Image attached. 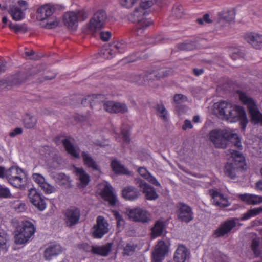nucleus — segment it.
I'll list each match as a JSON object with an SVG mask.
<instances>
[{
    "label": "nucleus",
    "instance_id": "obj_1",
    "mask_svg": "<svg viewBox=\"0 0 262 262\" xmlns=\"http://www.w3.org/2000/svg\"><path fill=\"white\" fill-rule=\"evenodd\" d=\"M217 109L220 115L223 116L225 119L231 122L239 121L241 129L245 130L249 121L246 111L242 106L223 101L217 105Z\"/></svg>",
    "mask_w": 262,
    "mask_h": 262
},
{
    "label": "nucleus",
    "instance_id": "obj_2",
    "mask_svg": "<svg viewBox=\"0 0 262 262\" xmlns=\"http://www.w3.org/2000/svg\"><path fill=\"white\" fill-rule=\"evenodd\" d=\"M209 140L217 148H225L228 142L232 143L236 148L242 149V145L238 135L229 129H214L208 134Z\"/></svg>",
    "mask_w": 262,
    "mask_h": 262
},
{
    "label": "nucleus",
    "instance_id": "obj_3",
    "mask_svg": "<svg viewBox=\"0 0 262 262\" xmlns=\"http://www.w3.org/2000/svg\"><path fill=\"white\" fill-rule=\"evenodd\" d=\"M157 0H141L140 7L136 8L132 12L127 15L129 21L133 23H138V26L136 29L138 35L143 33L144 29L150 25V21L145 19L146 11L145 9L150 7Z\"/></svg>",
    "mask_w": 262,
    "mask_h": 262
},
{
    "label": "nucleus",
    "instance_id": "obj_4",
    "mask_svg": "<svg viewBox=\"0 0 262 262\" xmlns=\"http://www.w3.org/2000/svg\"><path fill=\"white\" fill-rule=\"evenodd\" d=\"M240 101L247 106L250 117V120L255 124H260L262 125V114L260 112L255 101L246 93L238 91Z\"/></svg>",
    "mask_w": 262,
    "mask_h": 262
},
{
    "label": "nucleus",
    "instance_id": "obj_5",
    "mask_svg": "<svg viewBox=\"0 0 262 262\" xmlns=\"http://www.w3.org/2000/svg\"><path fill=\"white\" fill-rule=\"evenodd\" d=\"M233 155L234 157L228 161L224 167V172L226 176L231 179H234L237 176V172L241 170L245 169L244 157L238 151H235Z\"/></svg>",
    "mask_w": 262,
    "mask_h": 262
},
{
    "label": "nucleus",
    "instance_id": "obj_6",
    "mask_svg": "<svg viewBox=\"0 0 262 262\" xmlns=\"http://www.w3.org/2000/svg\"><path fill=\"white\" fill-rule=\"evenodd\" d=\"M35 228L33 223L28 221L22 222L15 231L14 239L16 244H23L27 243L34 234Z\"/></svg>",
    "mask_w": 262,
    "mask_h": 262
},
{
    "label": "nucleus",
    "instance_id": "obj_7",
    "mask_svg": "<svg viewBox=\"0 0 262 262\" xmlns=\"http://www.w3.org/2000/svg\"><path fill=\"white\" fill-rule=\"evenodd\" d=\"M106 19V12L103 10H98L94 13L87 24V29L91 33L99 31L104 27Z\"/></svg>",
    "mask_w": 262,
    "mask_h": 262
},
{
    "label": "nucleus",
    "instance_id": "obj_8",
    "mask_svg": "<svg viewBox=\"0 0 262 262\" xmlns=\"http://www.w3.org/2000/svg\"><path fill=\"white\" fill-rule=\"evenodd\" d=\"M62 214L65 226L72 228L79 222L81 211L79 208L72 206L64 210Z\"/></svg>",
    "mask_w": 262,
    "mask_h": 262
},
{
    "label": "nucleus",
    "instance_id": "obj_9",
    "mask_svg": "<svg viewBox=\"0 0 262 262\" xmlns=\"http://www.w3.org/2000/svg\"><path fill=\"white\" fill-rule=\"evenodd\" d=\"M29 76L24 72H20L11 76L6 80L0 81V89H9L12 86H16L24 82Z\"/></svg>",
    "mask_w": 262,
    "mask_h": 262
},
{
    "label": "nucleus",
    "instance_id": "obj_10",
    "mask_svg": "<svg viewBox=\"0 0 262 262\" xmlns=\"http://www.w3.org/2000/svg\"><path fill=\"white\" fill-rule=\"evenodd\" d=\"M176 214L179 221L188 223L193 219L192 208L183 202L177 204Z\"/></svg>",
    "mask_w": 262,
    "mask_h": 262
},
{
    "label": "nucleus",
    "instance_id": "obj_11",
    "mask_svg": "<svg viewBox=\"0 0 262 262\" xmlns=\"http://www.w3.org/2000/svg\"><path fill=\"white\" fill-rule=\"evenodd\" d=\"M72 140L73 139L70 136L57 137L55 139V142L57 145L62 143L66 151L71 156L76 159L80 158V155L78 151L79 148H76L73 144Z\"/></svg>",
    "mask_w": 262,
    "mask_h": 262
},
{
    "label": "nucleus",
    "instance_id": "obj_12",
    "mask_svg": "<svg viewBox=\"0 0 262 262\" xmlns=\"http://www.w3.org/2000/svg\"><path fill=\"white\" fill-rule=\"evenodd\" d=\"M126 213L129 219L136 222L145 223L150 221V213L141 208L128 209Z\"/></svg>",
    "mask_w": 262,
    "mask_h": 262
},
{
    "label": "nucleus",
    "instance_id": "obj_13",
    "mask_svg": "<svg viewBox=\"0 0 262 262\" xmlns=\"http://www.w3.org/2000/svg\"><path fill=\"white\" fill-rule=\"evenodd\" d=\"M28 198L30 202L39 211H43L46 208V203L42 196L34 188L28 191Z\"/></svg>",
    "mask_w": 262,
    "mask_h": 262
},
{
    "label": "nucleus",
    "instance_id": "obj_14",
    "mask_svg": "<svg viewBox=\"0 0 262 262\" xmlns=\"http://www.w3.org/2000/svg\"><path fill=\"white\" fill-rule=\"evenodd\" d=\"M238 220L237 218H232L221 223L219 227L214 231L213 235L216 238H219L228 234L236 226V221Z\"/></svg>",
    "mask_w": 262,
    "mask_h": 262
},
{
    "label": "nucleus",
    "instance_id": "obj_15",
    "mask_svg": "<svg viewBox=\"0 0 262 262\" xmlns=\"http://www.w3.org/2000/svg\"><path fill=\"white\" fill-rule=\"evenodd\" d=\"M108 232V224L104 217L99 216L97 218V224L93 228V236L96 238H102Z\"/></svg>",
    "mask_w": 262,
    "mask_h": 262
},
{
    "label": "nucleus",
    "instance_id": "obj_16",
    "mask_svg": "<svg viewBox=\"0 0 262 262\" xmlns=\"http://www.w3.org/2000/svg\"><path fill=\"white\" fill-rule=\"evenodd\" d=\"M169 70L165 69L147 71L144 75V82L158 80L162 78L168 76L169 75Z\"/></svg>",
    "mask_w": 262,
    "mask_h": 262
},
{
    "label": "nucleus",
    "instance_id": "obj_17",
    "mask_svg": "<svg viewBox=\"0 0 262 262\" xmlns=\"http://www.w3.org/2000/svg\"><path fill=\"white\" fill-rule=\"evenodd\" d=\"M209 194L212 199V203L220 207H226L230 205L228 199L224 195L215 190H209Z\"/></svg>",
    "mask_w": 262,
    "mask_h": 262
},
{
    "label": "nucleus",
    "instance_id": "obj_18",
    "mask_svg": "<svg viewBox=\"0 0 262 262\" xmlns=\"http://www.w3.org/2000/svg\"><path fill=\"white\" fill-rule=\"evenodd\" d=\"M167 252V247L163 241L158 243L157 247L152 253V262H161Z\"/></svg>",
    "mask_w": 262,
    "mask_h": 262
},
{
    "label": "nucleus",
    "instance_id": "obj_19",
    "mask_svg": "<svg viewBox=\"0 0 262 262\" xmlns=\"http://www.w3.org/2000/svg\"><path fill=\"white\" fill-rule=\"evenodd\" d=\"M63 22L66 26L71 30H76L78 26V16L73 12L65 13L63 16Z\"/></svg>",
    "mask_w": 262,
    "mask_h": 262
},
{
    "label": "nucleus",
    "instance_id": "obj_20",
    "mask_svg": "<svg viewBox=\"0 0 262 262\" xmlns=\"http://www.w3.org/2000/svg\"><path fill=\"white\" fill-rule=\"evenodd\" d=\"M55 10L54 6L48 5L42 6L37 10V18L40 21H45L51 17Z\"/></svg>",
    "mask_w": 262,
    "mask_h": 262
},
{
    "label": "nucleus",
    "instance_id": "obj_21",
    "mask_svg": "<svg viewBox=\"0 0 262 262\" xmlns=\"http://www.w3.org/2000/svg\"><path fill=\"white\" fill-rule=\"evenodd\" d=\"M100 195L103 199L108 202L110 205H116L117 198L113 192V188L111 186L105 185L101 190Z\"/></svg>",
    "mask_w": 262,
    "mask_h": 262
},
{
    "label": "nucleus",
    "instance_id": "obj_22",
    "mask_svg": "<svg viewBox=\"0 0 262 262\" xmlns=\"http://www.w3.org/2000/svg\"><path fill=\"white\" fill-rule=\"evenodd\" d=\"M244 39L255 49H259L262 46V35L258 34L248 33L244 35Z\"/></svg>",
    "mask_w": 262,
    "mask_h": 262
},
{
    "label": "nucleus",
    "instance_id": "obj_23",
    "mask_svg": "<svg viewBox=\"0 0 262 262\" xmlns=\"http://www.w3.org/2000/svg\"><path fill=\"white\" fill-rule=\"evenodd\" d=\"M189 255V251L185 246L179 245L174 252L173 260L175 262H185Z\"/></svg>",
    "mask_w": 262,
    "mask_h": 262
},
{
    "label": "nucleus",
    "instance_id": "obj_24",
    "mask_svg": "<svg viewBox=\"0 0 262 262\" xmlns=\"http://www.w3.org/2000/svg\"><path fill=\"white\" fill-rule=\"evenodd\" d=\"M239 199L248 205H258L262 203V196L253 194L244 193L239 194Z\"/></svg>",
    "mask_w": 262,
    "mask_h": 262
},
{
    "label": "nucleus",
    "instance_id": "obj_25",
    "mask_svg": "<svg viewBox=\"0 0 262 262\" xmlns=\"http://www.w3.org/2000/svg\"><path fill=\"white\" fill-rule=\"evenodd\" d=\"M139 190L132 186H127L122 190V196L126 200H135L139 198Z\"/></svg>",
    "mask_w": 262,
    "mask_h": 262
},
{
    "label": "nucleus",
    "instance_id": "obj_26",
    "mask_svg": "<svg viewBox=\"0 0 262 262\" xmlns=\"http://www.w3.org/2000/svg\"><path fill=\"white\" fill-rule=\"evenodd\" d=\"M62 252L61 247L58 244H51L44 251V257L46 260H50Z\"/></svg>",
    "mask_w": 262,
    "mask_h": 262
},
{
    "label": "nucleus",
    "instance_id": "obj_27",
    "mask_svg": "<svg viewBox=\"0 0 262 262\" xmlns=\"http://www.w3.org/2000/svg\"><path fill=\"white\" fill-rule=\"evenodd\" d=\"M81 157L84 165L88 168L91 169L93 171H100V169L99 165L90 154L85 151H82L81 152Z\"/></svg>",
    "mask_w": 262,
    "mask_h": 262
},
{
    "label": "nucleus",
    "instance_id": "obj_28",
    "mask_svg": "<svg viewBox=\"0 0 262 262\" xmlns=\"http://www.w3.org/2000/svg\"><path fill=\"white\" fill-rule=\"evenodd\" d=\"M111 166L113 171L116 174H122L129 176H132V172L120 164L117 160H113L111 162Z\"/></svg>",
    "mask_w": 262,
    "mask_h": 262
},
{
    "label": "nucleus",
    "instance_id": "obj_29",
    "mask_svg": "<svg viewBox=\"0 0 262 262\" xmlns=\"http://www.w3.org/2000/svg\"><path fill=\"white\" fill-rule=\"evenodd\" d=\"M113 243H107L102 246H93L92 253L102 256H106L111 251Z\"/></svg>",
    "mask_w": 262,
    "mask_h": 262
},
{
    "label": "nucleus",
    "instance_id": "obj_30",
    "mask_svg": "<svg viewBox=\"0 0 262 262\" xmlns=\"http://www.w3.org/2000/svg\"><path fill=\"white\" fill-rule=\"evenodd\" d=\"M23 123L25 128L34 129L37 123V118L33 115L27 113L23 116Z\"/></svg>",
    "mask_w": 262,
    "mask_h": 262
},
{
    "label": "nucleus",
    "instance_id": "obj_31",
    "mask_svg": "<svg viewBox=\"0 0 262 262\" xmlns=\"http://www.w3.org/2000/svg\"><path fill=\"white\" fill-rule=\"evenodd\" d=\"M103 98L104 96L101 94L88 96L82 99L81 104L84 106L90 104V106L93 108L94 105H95L97 103H99L101 99Z\"/></svg>",
    "mask_w": 262,
    "mask_h": 262
},
{
    "label": "nucleus",
    "instance_id": "obj_32",
    "mask_svg": "<svg viewBox=\"0 0 262 262\" xmlns=\"http://www.w3.org/2000/svg\"><path fill=\"white\" fill-rule=\"evenodd\" d=\"M75 172L81 183L82 187H86L90 181V178L89 174L82 168H76Z\"/></svg>",
    "mask_w": 262,
    "mask_h": 262
},
{
    "label": "nucleus",
    "instance_id": "obj_33",
    "mask_svg": "<svg viewBox=\"0 0 262 262\" xmlns=\"http://www.w3.org/2000/svg\"><path fill=\"white\" fill-rule=\"evenodd\" d=\"M7 10L8 13L11 14L13 19L15 21L20 20L24 17L22 10L14 5H10Z\"/></svg>",
    "mask_w": 262,
    "mask_h": 262
},
{
    "label": "nucleus",
    "instance_id": "obj_34",
    "mask_svg": "<svg viewBox=\"0 0 262 262\" xmlns=\"http://www.w3.org/2000/svg\"><path fill=\"white\" fill-rule=\"evenodd\" d=\"M23 176L24 173L22 169L18 167L12 166L6 170V179L9 181L10 179Z\"/></svg>",
    "mask_w": 262,
    "mask_h": 262
},
{
    "label": "nucleus",
    "instance_id": "obj_35",
    "mask_svg": "<svg viewBox=\"0 0 262 262\" xmlns=\"http://www.w3.org/2000/svg\"><path fill=\"white\" fill-rule=\"evenodd\" d=\"M164 228V222L160 221H157L151 229V237L155 238L161 236L163 232Z\"/></svg>",
    "mask_w": 262,
    "mask_h": 262
},
{
    "label": "nucleus",
    "instance_id": "obj_36",
    "mask_svg": "<svg viewBox=\"0 0 262 262\" xmlns=\"http://www.w3.org/2000/svg\"><path fill=\"white\" fill-rule=\"evenodd\" d=\"M262 213V207L254 208L248 210L243 214L241 220L242 221L248 220L252 217L255 216Z\"/></svg>",
    "mask_w": 262,
    "mask_h": 262
},
{
    "label": "nucleus",
    "instance_id": "obj_37",
    "mask_svg": "<svg viewBox=\"0 0 262 262\" xmlns=\"http://www.w3.org/2000/svg\"><path fill=\"white\" fill-rule=\"evenodd\" d=\"M57 180L59 184L64 186L65 188H71L72 185L69 176L63 173H59L57 174Z\"/></svg>",
    "mask_w": 262,
    "mask_h": 262
},
{
    "label": "nucleus",
    "instance_id": "obj_38",
    "mask_svg": "<svg viewBox=\"0 0 262 262\" xmlns=\"http://www.w3.org/2000/svg\"><path fill=\"white\" fill-rule=\"evenodd\" d=\"M143 192L145 193L146 199L149 200H155L159 197L155 188L149 185L145 187L143 190Z\"/></svg>",
    "mask_w": 262,
    "mask_h": 262
},
{
    "label": "nucleus",
    "instance_id": "obj_39",
    "mask_svg": "<svg viewBox=\"0 0 262 262\" xmlns=\"http://www.w3.org/2000/svg\"><path fill=\"white\" fill-rule=\"evenodd\" d=\"M260 239L259 238H254L251 243V249L255 257H258L261 254V251L259 248Z\"/></svg>",
    "mask_w": 262,
    "mask_h": 262
},
{
    "label": "nucleus",
    "instance_id": "obj_40",
    "mask_svg": "<svg viewBox=\"0 0 262 262\" xmlns=\"http://www.w3.org/2000/svg\"><path fill=\"white\" fill-rule=\"evenodd\" d=\"M184 15V9L182 5H174L172 10V15L176 18H181Z\"/></svg>",
    "mask_w": 262,
    "mask_h": 262
},
{
    "label": "nucleus",
    "instance_id": "obj_41",
    "mask_svg": "<svg viewBox=\"0 0 262 262\" xmlns=\"http://www.w3.org/2000/svg\"><path fill=\"white\" fill-rule=\"evenodd\" d=\"M9 27L10 29L13 30L16 33L18 32L24 33L28 30L27 27L25 24H15L10 22L9 24Z\"/></svg>",
    "mask_w": 262,
    "mask_h": 262
},
{
    "label": "nucleus",
    "instance_id": "obj_42",
    "mask_svg": "<svg viewBox=\"0 0 262 262\" xmlns=\"http://www.w3.org/2000/svg\"><path fill=\"white\" fill-rule=\"evenodd\" d=\"M45 24H43L42 26L48 29H52L57 27L60 22L58 21L56 17H51L46 20Z\"/></svg>",
    "mask_w": 262,
    "mask_h": 262
},
{
    "label": "nucleus",
    "instance_id": "obj_43",
    "mask_svg": "<svg viewBox=\"0 0 262 262\" xmlns=\"http://www.w3.org/2000/svg\"><path fill=\"white\" fill-rule=\"evenodd\" d=\"M128 80L132 82H135L139 85H142L144 83V76L141 74L133 73L128 77Z\"/></svg>",
    "mask_w": 262,
    "mask_h": 262
},
{
    "label": "nucleus",
    "instance_id": "obj_44",
    "mask_svg": "<svg viewBox=\"0 0 262 262\" xmlns=\"http://www.w3.org/2000/svg\"><path fill=\"white\" fill-rule=\"evenodd\" d=\"M137 247L136 244L133 243H127L123 248L122 254L123 255L130 256L134 254Z\"/></svg>",
    "mask_w": 262,
    "mask_h": 262
},
{
    "label": "nucleus",
    "instance_id": "obj_45",
    "mask_svg": "<svg viewBox=\"0 0 262 262\" xmlns=\"http://www.w3.org/2000/svg\"><path fill=\"white\" fill-rule=\"evenodd\" d=\"M221 19L227 22L232 21L235 18V13L233 11L228 10L221 12L220 14Z\"/></svg>",
    "mask_w": 262,
    "mask_h": 262
},
{
    "label": "nucleus",
    "instance_id": "obj_46",
    "mask_svg": "<svg viewBox=\"0 0 262 262\" xmlns=\"http://www.w3.org/2000/svg\"><path fill=\"white\" fill-rule=\"evenodd\" d=\"M8 182L11 185L15 188L23 189L24 187L23 178L22 176H18L13 179H10Z\"/></svg>",
    "mask_w": 262,
    "mask_h": 262
},
{
    "label": "nucleus",
    "instance_id": "obj_47",
    "mask_svg": "<svg viewBox=\"0 0 262 262\" xmlns=\"http://www.w3.org/2000/svg\"><path fill=\"white\" fill-rule=\"evenodd\" d=\"M155 109L160 114L159 116L164 120L167 119V111L162 103L157 104L155 107Z\"/></svg>",
    "mask_w": 262,
    "mask_h": 262
},
{
    "label": "nucleus",
    "instance_id": "obj_48",
    "mask_svg": "<svg viewBox=\"0 0 262 262\" xmlns=\"http://www.w3.org/2000/svg\"><path fill=\"white\" fill-rule=\"evenodd\" d=\"M173 100L177 104L176 107L179 109V105L182 103L187 101L188 99L187 96L181 94H177L173 97Z\"/></svg>",
    "mask_w": 262,
    "mask_h": 262
},
{
    "label": "nucleus",
    "instance_id": "obj_49",
    "mask_svg": "<svg viewBox=\"0 0 262 262\" xmlns=\"http://www.w3.org/2000/svg\"><path fill=\"white\" fill-rule=\"evenodd\" d=\"M128 111V108L125 103L116 102L114 113L124 114Z\"/></svg>",
    "mask_w": 262,
    "mask_h": 262
},
{
    "label": "nucleus",
    "instance_id": "obj_50",
    "mask_svg": "<svg viewBox=\"0 0 262 262\" xmlns=\"http://www.w3.org/2000/svg\"><path fill=\"white\" fill-rule=\"evenodd\" d=\"M195 47V43L193 41L185 42L178 45L180 50H191Z\"/></svg>",
    "mask_w": 262,
    "mask_h": 262
},
{
    "label": "nucleus",
    "instance_id": "obj_51",
    "mask_svg": "<svg viewBox=\"0 0 262 262\" xmlns=\"http://www.w3.org/2000/svg\"><path fill=\"white\" fill-rule=\"evenodd\" d=\"M40 187L46 194H50L56 191V189L54 186H52L46 182H45L42 185H41Z\"/></svg>",
    "mask_w": 262,
    "mask_h": 262
},
{
    "label": "nucleus",
    "instance_id": "obj_52",
    "mask_svg": "<svg viewBox=\"0 0 262 262\" xmlns=\"http://www.w3.org/2000/svg\"><path fill=\"white\" fill-rule=\"evenodd\" d=\"M213 256L215 262H224L226 259V255L217 250L213 252Z\"/></svg>",
    "mask_w": 262,
    "mask_h": 262
},
{
    "label": "nucleus",
    "instance_id": "obj_53",
    "mask_svg": "<svg viewBox=\"0 0 262 262\" xmlns=\"http://www.w3.org/2000/svg\"><path fill=\"white\" fill-rule=\"evenodd\" d=\"M116 102L108 101L103 103V106L104 110L110 113H114Z\"/></svg>",
    "mask_w": 262,
    "mask_h": 262
},
{
    "label": "nucleus",
    "instance_id": "obj_54",
    "mask_svg": "<svg viewBox=\"0 0 262 262\" xmlns=\"http://www.w3.org/2000/svg\"><path fill=\"white\" fill-rule=\"evenodd\" d=\"M116 53L112 46L110 48L103 49L101 53L103 54L104 58L110 59L113 57V55Z\"/></svg>",
    "mask_w": 262,
    "mask_h": 262
},
{
    "label": "nucleus",
    "instance_id": "obj_55",
    "mask_svg": "<svg viewBox=\"0 0 262 262\" xmlns=\"http://www.w3.org/2000/svg\"><path fill=\"white\" fill-rule=\"evenodd\" d=\"M7 235L4 233H0V250H7L8 246L7 245Z\"/></svg>",
    "mask_w": 262,
    "mask_h": 262
},
{
    "label": "nucleus",
    "instance_id": "obj_56",
    "mask_svg": "<svg viewBox=\"0 0 262 262\" xmlns=\"http://www.w3.org/2000/svg\"><path fill=\"white\" fill-rule=\"evenodd\" d=\"M112 47L115 52L122 53L125 51L126 45L121 42H117L114 45H112Z\"/></svg>",
    "mask_w": 262,
    "mask_h": 262
},
{
    "label": "nucleus",
    "instance_id": "obj_57",
    "mask_svg": "<svg viewBox=\"0 0 262 262\" xmlns=\"http://www.w3.org/2000/svg\"><path fill=\"white\" fill-rule=\"evenodd\" d=\"M32 179L40 187L46 182L44 177L39 173H33Z\"/></svg>",
    "mask_w": 262,
    "mask_h": 262
},
{
    "label": "nucleus",
    "instance_id": "obj_58",
    "mask_svg": "<svg viewBox=\"0 0 262 262\" xmlns=\"http://www.w3.org/2000/svg\"><path fill=\"white\" fill-rule=\"evenodd\" d=\"M196 21L200 25H204L205 23L209 24L212 23V20L209 18L208 14H204L202 18H198Z\"/></svg>",
    "mask_w": 262,
    "mask_h": 262
},
{
    "label": "nucleus",
    "instance_id": "obj_59",
    "mask_svg": "<svg viewBox=\"0 0 262 262\" xmlns=\"http://www.w3.org/2000/svg\"><path fill=\"white\" fill-rule=\"evenodd\" d=\"M121 134L122 135V138L123 141L127 143H129L130 141L129 131L127 129L122 128Z\"/></svg>",
    "mask_w": 262,
    "mask_h": 262
},
{
    "label": "nucleus",
    "instance_id": "obj_60",
    "mask_svg": "<svg viewBox=\"0 0 262 262\" xmlns=\"http://www.w3.org/2000/svg\"><path fill=\"white\" fill-rule=\"evenodd\" d=\"M93 246H90L88 243H83L78 245L79 249L83 250L85 252H91L92 253V249Z\"/></svg>",
    "mask_w": 262,
    "mask_h": 262
},
{
    "label": "nucleus",
    "instance_id": "obj_61",
    "mask_svg": "<svg viewBox=\"0 0 262 262\" xmlns=\"http://www.w3.org/2000/svg\"><path fill=\"white\" fill-rule=\"evenodd\" d=\"M138 0H120V3L121 6L125 8H129L134 5Z\"/></svg>",
    "mask_w": 262,
    "mask_h": 262
},
{
    "label": "nucleus",
    "instance_id": "obj_62",
    "mask_svg": "<svg viewBox=\"0 0 262 262\" xmlns=\"http://www.w3.org/2000/svg\"><path fill=\"white\" fill-rule=\"evenodd\" d=\"M134 183L138 187L143 190L148 185L144 180L140 178H135L134 180Z\"/></svg>",
    "mask_w": 262,
    "mask_h": 262
},
{
    "label": "nucleus",
    "instance_id": "obj_63",
    "mask_svg": "<svg viewBox=\"0 0 262 262\" xmlns=\"http://www.w3.org/2000/svg\"><path fill=\"white\" fill-rule=\"evenodd\" d=\"M10 195L11 193L9 189L0 185V197L8 198Z\"/></svg>",
    "mask_w": 262,
    "mask_h": 262
},
{
    "label": "nucleus",
    "instance_id": "obj_64",
    "mask_svg": "<svg viewBox=\"0 0 262 262\" xmlns=\"http://www.w3.org/2000/svg\"><path fill=\"white\" fill-rule=\"evenodd\" d=\"M114 215L117 220V225L118 227L124 224V221L122 216L118 211H115L114 212Z\"/></svg>",
    "mask_w": 262,
    "mask_h": 262
}]
</instances>
